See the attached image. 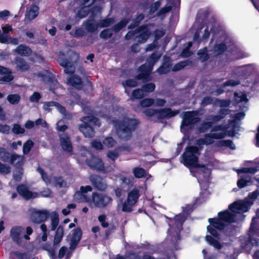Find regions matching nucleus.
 <instances>
[{
    "instance_id": "obj_1",
    "label": "nucleus",
    "mask_w": 259,
    "mask_h": 259,
    "mask_svg": "<svg viewBox=\"0 0 259 259\" xmlns=\"http://www.w3.org/2000/svg\"><path fill=\"white\" fill-rule=\"evenodd\" d=\"M100 115L113 124L118 136L121 139H128L138 124L137 119L128 117L122 108L117 107H105L102 109Z\"/></svg>"
},
{
    "instance_id": "obj_2",
    "label": "nucleus",
    "mask_w": 259,
    "mask_h": 259,
    "mask_svg": "<svg viewBox=\"0 0 259 259\" xmlns=\"http://www.w3.org/2000/svg\"><path fill=\"white\" fill-rule=\"evenodd\" d=\"M200 149L194 146H189L185 149L182 155L183 163L188 167L199 168V176L198 181L200 183L201 176L205 181H207L210 176V170L204 165L198 163V156L200 155Z\"/></svg>"
},
{
    "instance_id": "obj_3",
    "label": "nucleus",
    "mask_w": 259,
    "mask_h": 259,
    "mask_svg": "<svg viewBox=\"0 0 259 259\" xmlns=\"http://www.w3.org/2000/svg\"><path fill=\"white\" fill-rule=\"evenodd\" d=\"M218 219H209L210 226L207 227L208 231L213 236L217 237V231L213 228L219 230L223 229L225 226V223H232L235 221L236 215L230 212L228 210H225L218 213Z\"/></svg>"
},
{
    "instance_id": "obj_4",
    "label": "nucleus",
    "mask_w": 259,
    "mask_h": 259,
    "mask_svg": "<svg viewBox=\"0 0 259 259\" xmlns=\"http://www.w3.org/2000/svg\"><path fill=\"white\" fill-rule=\"evenodd\" d=\"M228 127L222 126L213 127L210 134L205 135L203 138L197 141V145L199 146L202 145H209L214 142V139H223L226 136H234V133L228 131Z\"/></svg>"
},
{
    "instance_id": "obj_5",
    "label": "nucleus",
    "mask_w": 259,
    "mask_h": 259,
    "mask_svg": "<svg viewBox=\"0 0 259 259\" xmlns=\"http://www.w3.org/2000/svg\"><path fill=\"white\" fill-rule=\"evenodd\" d=\"M32 229L30 227L26 229L19 226L13 227L10 231V237L13 241L17 245L24 246L30 240L29 235L32 233Z\"/></svg>"
},
{
    "instance_id": "obj_6",
    "label": "nucleus",
    "mask_w": 259,
    "mask_h": 259,
    "mask_svg": "<svg viewBox=\"0 0 259 259\" xmlns=\"http://www.w3.org/2000/svg\"><path fill=\"white\" fill-rule=\"evenodd\" d=\"M112 198L104 193L93 192L87 200V203L91 208H104L111 204Z\"/></svg>"
},
{
    "instance_id": "obj_7",
    "label": "nucleus",
    "mask_w": 259,
    "mask_h": 259,
    "mask_svg": "<svg viewBox=\"0 0 259 259\" xmlns=\"http://www.w3.org/2000/svg\"><path fill=\"white\" fill-rule=\"evenodd\" d=\"M144 187L141 186L134 187L128 192L126 201L122 203L121 205L118 204V206L121 207L122 211H131L133 206L137 202L140 193L144 191Z\"/></svg>"
},
{
    "instance_id": "obj_8",
    "label": "nucleus",
    "mask_w": 259,
    "mask_h": 259,
    "mask_svg": "<svg viewBox=\"0 0 259 259\" xmlns=\"http://www.w3.org/2000/svg\"><path fill=\"white\" fill-rule=\"evenodd\" d=\"M186 218V215L184 212L183 214H179L176 216L173 219H170L168 222L170 229L168 231V234L174 238V240L179 238V233L182 229V224Z\"/></svg>"
},
{
    "instance_id": "obj_9",
    "label": "nucleus",
    "mask_w": 259,
    "mask_h": 259,
    "mask_svg": "<svg viewBox=\"0 0 259 259\" xmlns=\"http://www.w3.org/2000/svg\"><path fill=\"white\" fill-rule=\"evenodd\" d=\"M160 55L158 53H154L149 59L145 64L141 66L140 70L141 73L138 75V78L143 79L144 81L151 80L150 74L152 70L153 65L158 60Z\"/></svg>"
},
{
    "instance_id": "obj_10",
    "label": "nucleus",
    "mask_w": 259,
    "mask_h": 259,
    "mask_svg": "<svg viewBox=\"0 0 259 259\" xmlns=\"http://www.w3.org/2000/svg\"><path fill=\"white\" fill-rule=\"evenodd\" d=\"M82 122V124L79 126L80 132L85 137H93L95 134L93 126L99 125L98 119L93 116L83 117Z\"/></svg>"
},
{
    "instance_id": "obj_11",
    "label": "nucleus",
    "mask_w": 259,
    "mask_h": 259,
    "mask_svg": "<svg viewBox=\"0 0 259 259\" xmlns=\"http://www.w3.org/2000/svg\"><path fill=\"white\" fill-rule=\"evenodd\" d=\"M151 31L149 26L140 27L136 31H130L125 35L127 39L135 37L136 41L140 43H144L148 38Z\"/></svg>"
},
{
    "instance_id": "obj_12",
    "label": "nucleus",
    "mask_w": 259,
    "mask_h": 259,
    "mask_svg": "<svg viewBox=\"0 0 259 259\" xmlns=\"http://www.w3.org/2000/svg\"><path fill=\"white\" fill-rule=\"evenodd\" d=\"M252 202L248 200L237 201L230 205L229 209L234 213H241L247 211Z\"/></svg>"
},
{
    "instance_id": "obj_13",
    "label": "nucleus",
    "mask_w": 259,
    "mask_h": 259,
    "mask_svg": "<svg viewBox=\"0 0 259 259\" xmlns=\"http://www.w3.org/2000/svg\"><path fill=\"white\" fill-rule=\"evenodd\" d=\"M37 171L41 175L42 180L47 185L50 184L59 187H62L65 186V182L61 178L49 177L39 167L37 168Z\"/></svg>"
},
{
    "instance_id": "obj_14",
    "label": "nucleus",
    "mask_w": 259,
    "mask_h": 259,
    "mask_svg": "<svg viewBox=\"0 0 259 259\" xmlns=\"http://www.w3.org/2000/svg\"><path fill=\"white\" fill-rule=\"evenodd\" d=\"M92 188L90 186H81L80 190L76 192L74 195V200L78 202H86L90 198V195H88L87 193L92 191Z\"/></svg>"
},
{
    "instance_id": "obj_15",
    "label": "nucleus",
    "mask_w": 259,
    "mask_h": 259,
    "mask_svg": "<svg viewBox=\"0 0 259 259\" xmlns=\"http://www.w3.org/2000/svg\"><path fill=\"white\" fill-rule=\"evenodd\" d=\"M198 114V112L196 111L185 112L181 126L189 125L198 122L200 120V118L197 117Z\"/></svg>"
},
{
    "instance_id": "obj_16",
    "label": "nucleus",
    "mask_w": 259,
    "mask_h": 259,
    "mask_svg": "<svg viewBox=\"0 0 259 259\" xmlns=\"http://www.w3.org/2000/svg\"><path fill=\"white\" fill-rule=\"evenodd\" d=\"M82 232L79 228L73 230L72 233L68 236V239L70 241V248L74 249L77 245L81 237Z\"/></svg>"
},
{
    "instance_id": "obj_17",
    "label": "nucleus",
    "mask_w": 259,
    "mask_h": 259,
    "mask_svg": "<svg viewBox=\"0 0 259 259\" xmlns=\"http://www.w3.org/2000/svg\"><path fill=\"white\" fill-rule=\"evenodd\" d=\"M17 191L19 194L26 199L34 198L38 195L36 192L29 191L27 187L23 185L18 187Z\"/></svg>"
},
{
    "instance_id": "obj_18",
    "label": "nucleus",
    "mask_w": 259,
    "mask_h": 259,
    "mask_svg": "<svg viewBox=\"0 0 259 259\" xmlns=\"http://www.w3.org/2000/svg\"><path fill=\"white\" fill-rule=\"evenodd\" d=\"M14 78L12 72L8 68L0 66V82H9Z\"/></svg>"
},
{
    "instance_id": "obj_19",
    "label": "nucleus",
    "mask_w": 259,
    "mask_h": 259,
    "mask_svg": "<svg viewBox=\"0 0 259 259\" xmlns=\"http://www.w3.org/2000/svg\"><path fill=\"white\" fill-rule=\"evenodd\" d=\"M39 8L36 5H32L27 8L25 14V20L30 21L38 15Z\"/></svg>"
},
{
    "instance_id": "obj_20",
    "label": "nucleus",
    "mask_w": 259,
    "mask_h": 259,
    "mask_svg": "<svg viewBox=\"0 0 259 259\" xmlns=\"http://www.w3.org/2000/svg\"><path fill=\"white\" fill-rule=\"evenodd\" d=\"M49 214L47 210L37 211L32 214L31 220L34 223H39L45 221L48 218Z\"/></svg>"
},
{
    "instance_id": "obj_21",
    "label": "nucleus",
    "mask_w": 259,
    "mask_h": 259,
    "mask_svg": "<svg viewBox=\"0 0 259 259\" xmlns=\"http://www.w3.org/2000/svg\"><path fill=\"white\" fill-rule=\"evenodd\" d=\"M54 108L58 110L61 114H65V109L62 106L60 105L58 103L55 102H46L44 105V109L45 111H50Z\"/></svg>"
},
{
    "instance_id": "obj_22",
    "label": "nucleus",
    "mask_w": 259,
    "mask_h": 259,
    "mask_svg": "<svg viewBox=\"0 0 259 259\" xmlns=\"http://www.w3.org/2000/svg\"><path fill=\"white\" fill-rule=\"evenodd\" d=\"M178 110H172L170 108H164L159 110L158 118H170L179 113Z\"/></svg>"
},
{
    "instance_id": "obj_23",
    "label": "nucleus",
    "mask_w": 259,
    "mask_h": 259,
    "mask_svg": "<svg viewBox=\"0 0 259 259\" xmlns=\"http://www.w3.org/2000/svg\"><path fill=\"white\" fill-rule=\"evenodd\" d=\"M60 141L62 148L64 151L70 153L72 150V146L69 138L64 134L60 135Z\"/></svg>"
},
{
    "instance_id": "obj_24",
    "label": "nucleus",
    "mask_w": 259,
    "mask_h": 259,
    "mask_svg": "<svg viewBox=\"0 0 259 259\" xmlns=\"http://www.w3.org/2000/svg\"><path fill=\"white\" fill-rule=\"evenodd\" d=\"M92 183L95 187L99 190L103 191L106 189L107 185L100 177H96L92 179Z\"/></svg>"
},
{
    "instance_id": "obj_25",
    "label": "nucleus",
    "mask_w": 259,
    "mask_h": 259,
    "mask_svg": "<svg viewBox=\"0 0 259 259\" xmlns=\"http://www.w3.org/2000/svg\"><path fill=\"white\" fill-rule=\"evenodd\" d=\"M89 165L94 169L98 170H103L104 168L103 162L99 159L93 158L92 159L88 162Z\"/></svg>"
},
{
    "instance_id": "obj_26",
    "label": "nucleus",
    "mask_w": 259,
    "mask_h": 259,
    "mask_svg": "<svg viewBox=\"0 0 259 259\" xmlns=\"http://www.w3.org/2000/svg\"><path fill=\"white\" fill-rule=\"evenodd\" d=\"M60 65L65 68L64 71L66 73L71 74L74 72L75 68L73 64L67 61L60 59Z\"/></svg>"
},
{
    "instance_id": "obj_27",
    "label": "nucleus",
    "mask_w": 259,
    "mask_h": 259,
    "mask_svg": "<svg viewBox=\"0 0 259 259\" xmlns=\"http://www.w3.org/2000/svg\"><path fill=\"white\" fill-rule=\"evenodd\" d=\"M154 103V100L150 98H146L140 102L138 108L141 111L144 110V108L151 106Z\"/></svg>"
},
{
    "instance_id": "obj_28",
    "label": "nucleus",
    "mask_w": 259,
    "mask_h": 259,
    "mask_svg": "<svg viewBox=\"0 0 259 259\" xmlns=\"http://www.w3.org/2000/svg\"><path fill=\"white\" fill-rule=\"evenodd\" d=\"M68 84L77 88H79L81 86V79L77 76L73 75L67 79Z\"/></svg>"
},
{
    "instance_id": "obj_29",
    "label": "nucleus",
    "mask_w": 259,
    "mask_h": 259,
    "mask_svg": "<svg viewBox=\"0 0 259 259\" xmlns=\"http://www.w3.org/2000/svg\"><path fill=\"white\" fill-rule=\"evenodd\" d=\"M16 52L22 56H29L31 53L30 48L22 45L19 46L15 50Z\"/></svg>"
},
{
    "instance_id": "obj_30",
    "label": "nucleus",
    "mask_w": 259,
    "mask_h": 259,
    "mask_svg": "<svg viewBox=\"0 0 259 259\" xmlns=\"http://www.w3.org/2000/svg\"><path fill=\"white\" fill-rule=\"evenodd\" d=\"M51 230H54L59 224V215L57 212L53 211L51 213Z\"/></svg>"
},
{
    "instance_id": "obj_31",
    "label": "nucleus",
    "mask_w": 259,
    "mask_h": 259,
    "mask_svg": "<svg viewBox=\"0 0 259 259\" xmlns=\"http://www.w3.org/2000/svg\"><path fill=\"white\" fill-rule=\"evenodd\" d=\"M63 235V229L62 227L59 226L57 229L56 233L54 238V243L55 245H57L60 243L62 239Z\"/></svg>"
},
{
    "instance_id": "obj_32",
    "label": "nucleus",
    "mask_w": 259,
    "mask_h": 259,
    "mask_svg": "<svg viewBox=\"0 0 259 259\" xmlns=\"http://www.w3.org/2000/svg\"><path fill=\"white\" fill-rule=\"evenodd\" d=\"M124 149L122 147H118L116 148L113 151H108L107 153V156L112 160H114L116 159L118 156L119 152L123 150Z\"/></svg>"
},
{
    "instance_id": "obj_33",
    "label": "nucleus",
    "mask_w": 259,
    "mask_h": 259,
    "mask_svg": "<svg viewBox=\"0 0 259 259\" xmlns=\"http://www.w3.org/2000/svg\"><path fill=\"white\" fill-rule=\"evenodd\" d=\"M16 67L21 71H26L29 68V65L22 58H19L16 60Z\"/></svg>"
},
{
    "instance_id": "obj_34",
    "label": "nucleus",
    "mask_w": 259,
    "mask_h": 259,
    "mask_svg": "<svg viewBox=\"0 0 259 259\" xmlns=\"http://www.w3.org/2000/svg\"><path fill=\"white\" fill-rule=\"evenodd\" d=\"M206 241L211 245H212L214 248L220 249L222 247V245L219 242V241L213 238H212L211 236H206L205 237Z\"/></svg>"
},
{
    "instance_id": "obj_35",
    "label": "nucleus",
    "mask_w": 259,
    "mask_h": 259,
    "mask_svg": "<svg viewBox=\"0 0 259 259\" xmlns=\"http://www.w3.org/2000/svg\"><path fill=\"white\" fill-rule=\"evenodd\" d=\"M10 161L12 164L21 165L23 162V157L16 154H13L11 156Z\"/></svg>"
},
{
    "instance_id": "obj_36",
    "label": "nucleus",
    "mask_w": 259,
    "mask_h": 259,
    "mask_svg": "<svg viewBox=\"0 0 259 259\" xmlns=\"http://www.w3.org/2000/svg\"><path fill=\"white\" fill-rule=\"evenodd\" d=\"M7 100L12 104H18L20 100V97L18 94H11L7 96Z\"/></svg>"
},
{
    "instance_id": "obj_37",
    "label": "nucleus",
    "mask_w": 259,
    "mask_h": 259,
    "mask_svg": "<svg viewBox=\"0 0 259 259\" xmlns=\"http://www.w3.org/2000/svg\"><path fill=\"white\" fill-rule=\"evenodd\" d=\"M226 49V47L224 44H217L214 47L213 55H218L222 53Z\"/></svg>"
},
{
    "instance_id": "obj_38",
    "label": "nucleus",
    "mask_w": 259,
    "mask_h": 259,
    "mask_svg": "<svg viewBox=\"0 0 259 259\" xmlns=\"http://www.w3.org/2000/svg\"><path fill=\"white\" fill-rule=\"evenodd\" d=\"M235 100L238 103L241 102L246 103L248 101L246 96L245 94L243 93H235Z\"/></svg>"
},
{
    "instance_id": "obj_39",
    "label": "nucleus",
    "mask_w": 259,
    "mask_h": 259,
    "mask_svg": "<svg viewBox=\"0 0 259 259\" xmlns=\"http://www.w3.org/2000/svg\"><path fill=\"white\" fill-rule=\"evenodd\" d=\"M219 147H228L231 149H235V146L231 140H222L218 143Z\"/></svg>"
},
{
    "instance_id": "obj_40",
    "label": "nucleus",
    "mask_w": 259,
    "mask_h": 259,
    "mask_svg": "<svg viewBox=\"0 0 259 259\" xmlns=\"http://www.w3.org/2000/svg\"><path fill=\"white\" fill-rule=\"evenodd\" d=\"M135 176L138 178H141L146 176L145 170L140 167H136L133 169Z\"/></svg>"
},
{
    "instance_id": "obj_41",
    "label": "nucleus",
    "mask_w": 259,
    "mask_h": 259,
    "mask_svg": "<svg viewBox=\"0 0 259 259\" xmlns=\"http://www.w3.org/2000/svg\"><path fill=\"white\" fill-rule=\"evenodd\" d=\"M159 110H156L153 108H149L142 111L146 116H152L155 115L158 118V113Z\"/></svg>"
},
{
    "instance_id": "obj_42",
    "label": "nucleus",
    "mask_w": 259,
    "mask_h": 259,
    "mask_svg": "<svg viewBox=\"0 0 259 259\" xmlns=\"http://www.w3.org/2000/svg\"><path fill=\"white\" fill-rule=\"evenodd\" d=\"M10 157V154L7 152L6 149L0 147V158L4 161H8Z\"/></svg>"
},
{
    "instance_id": "obj_43",
    "label": "nucleus",
    "mask_w": 259,
    "mask_h": 259,
    "mask_svg": "<svg viewBox=\"0 0 259 259\" xmlns=\"http://www.w3.org/2000/svg\"><path fill=\"white\" fill-rule=\"evenodd\" d=\"M167 1H168V2H167V4L166 5V6L160 10V11L159 12L160 15L164 14L169 12L171 10V9L172 8L174 0H167Z\"/></svg>"
},
{
    "instance_id": "obj_44",
    "label": "nucleus",
    "mask_w": 259,
    "mask_h": 259,
    "mask_svg": "<svg viewBox=\"0 0 259 259\" xmlns=\"http://www.w3.org/2000/svg\"><path fill=\"white\" fill-rule=\"evenodd\" d=\"M116 143V142L113 139V138L110 137H106L103 141L104 145L108 148L114 146Z\"/></svg>"
},
{
    "instance_id": "obj_45",
    "label": "nucleus",
    "mask_w": 259,
    "mask_h": 259,
    "mask_svg": "<svg viewBox=\"0 0 259 259\" xmlns=\"http://www.w3.org/2000/svg\"><path fill=\"white\" fill-rule=\"evenodd\" d=\"M155 88V84L153 83H150L144 85L143 87V89L142 90H143L144 93L146 95L147 93L153 92Z\"/></svg>"
},
{
    "instance_id": "obj_46",
    "label": "nucleus",
    "mask_w": 259,
    "mask_h": 259,
    "mask_svg": "<svg viewBox=\"0 0 259 259\" xmlns=\"http://www.w3.org/2000/svg\"><path fill=\"white\" fill-rule=\"evenodd\" d=\"M145 96V94L142 89L134 90L132 94V97L134 99H141Z\"/></svg>"
},
{
    "instance_id": "obj_47",
    "label": "nucleus",
    "mask_w": 259,
    "mask_h": 259,
    "mask_svg": "<svg viewBox=\"0 0 259 259\" xmlns=\"http://www.w3.org/2000/svg\"><path fill=\"white\" fill-rule=\"evenodd\" d=\"M33 145V143L31 140L27 141L23 145V151L24 154H27Z\"/></svg>"
},
{
    "instance_id": "obj_48",
    "label": "nucleus",
    "mask_w": 259,
    "mask_h": 259,
    "mask_svg": "<svg viewBox=\"0 0 259 259\" xmlns=\"http://www.w3.org/2000/svg\"><path fill=\"white\" fill-rule=\"evenodd\" d=\"M12 131L15 134H22L25 133V130L18 124L13 125Z\"/></svg>"
},
{
    "instance_id": "obj_49",
    "label": "nucleus",
    "mask_w": 259,
    "mask_h": 259,
    "mask_svg": "<svg viewBox=\"0 0 259 259\" xmlns=\"http://www.w3.org/2000/svg\"><path fill=\"white\" fill-rule=\"evenodd\" d=\"M138 84L135 79H128L127 80L125 83H123L124 87L125 88V91L127 92L126 87H135Z\"/></svg>"
},
{
    "instance_id": "obj_50",
    "label": "nucleus",
    "mask_w": 259,
    "mask_h": 259,
    "mask_svg": "<svg viewBox=\"0 0 259 259\" xmlns=\"http://www.w3.org/2000/svg\"><path fill=\"white\" fill-rule=\"evenodd\" d=\"M251 183L250 180H247L245 179H241L237 182V185L240 188H242L246 186H248Z\"/></svg>"
},
{
    "instance_id": "obj_51",
    "label": "nucleus",
    "mask_w": 259,
    "mask_h": 259,
    "mask_svg": "<svg viewBox=\"0 0 259 259\" xmlns=\"http://www.w3.org/2000/svg\"><path fill=\"white\" fill-rule=\"evenodd\" d=\"M240 83V81L238 80L231 79L226 81L224 84V88H226L228 87H234Z\"/></svg>"
},
{
    "instance_id": "obj_52",
    "label": "nucleus",
    "mask_w": 259,
    "mask_h": 259,
    "mask_svg": "<svg viewBox=\"0 0 259 259\" xmlns=\"http://www.w3.org/2000/svg\"><path fill=\"white\" fill-rule=\"evenodd\" d=\"M170 67L168 65L166 64H163L161 67L157 69V71L158 73L161 74L166 73L169 72L170 70Z\"/></svg>"
},
{
    "instance_id": "obj_53",
    "label": "nucleus",
    "mask_w": 259,
    "mask_h": 259,
    "mask_svg": "<svg viewBox=\"0 0 259 259\" xmlns=\"http://www.w3.org/2000/svg\"><path fill=\"white\" fill-rule=\"evenodd\" d=\"M22 169L20 167H18L14 172V178L17 181H20L22 175Z\"/></svg>"
},
{
    "instance_id": "obj_54",
    "label": "nucleus",
    "mask_w": 259,
    "mask_h": 259,
    "mask_svg": "<svg viewBox=\"0 0 259 259\" xmlns=\"http://www.w3.org/2000/svg\"><path fill=\"white\" fill-rule=\"evenodd\" d=\"M113 23V20L112 19L108 18L103 20L99 24L100 27H108Z\"/></svg>"
},
{
    "instance_id": "obj_55",
    "label": "nucleus",
    "mask_w": 259,
    "mask_h": 259,
    "mask_svg": "<svg viewBox=\"0 0 259 259\" xmlns=\"http://www.w3.org/2000/svg\"><path fill=\"white\" fill-rule=\"evenodd\" d=\"M257 170V168L255 167H245L238 170V172L254 174Z\"/></svg>"
},
{
    "instance_id": "obj_56",
    "label": "nucleus",
    "mask_w": 259,
    "mask_h": 259,
    "mask_svg": "<svg viewBox=\"0 0 259 259\" xmlns=\"http://www.w3.org/2000/svg\"><path fill=\"white\" fill-rule=\"evenodd\" d=\"M92 146L93 147L98 150H101L103 148L102 143L98 140L93 141L92 142Z\"/></svg>"
},
{
    "instance_id": "obj_57",
    "label": "nucleus",
    "mask_w": 259,
    "mask_h": 259,
    "mask_svg": "<svg viewBox=\"0 0 259 259\" xmlns=\"http://www.w3.org/2000/svg\"><path fill=\"white\" fill-rule=\"evenodd\" d=\"M98 26L99 25L94 22H89L87 24V27L89 31L93 32L98 28Z\"/></svg>"
},
{
    "instance_id": "obj_58",
    "label": "nucleus",
    "mask_w": 259,
    "mask_h": 259,
    "mask_svg": "<svg viewBox=\"0 0 259 259\" xmlns=\"http://www.w3.org/2000/svg\"><path fill=\"white\" fill-rule=\"evenodd\" d=\"M10 36L7 34L0 33V42L2 44H9Z\"/></svg>"
},
{
    "instance_id": "obj_59",
    "label": "nucleus",
    "mask_w": 259,
    "mask_h": 259,
    "mask_svg": "<svg viewBox=\"0 0 259 259\" xmlns=\"http://www.w3.org/2000/svg\"><path fill=\"white\" fill-rule=\"evenodd\" d=\"M144 16L143 14H140L138 15L136 18V19L134 21H133L132 23L131 24L130 27L133 28L135 26H137L139 24V23L144 19Z\"/></svg>"
},
{
    "instance_id": "obj_60",
    "label": "nucleus",
    "mask_w": 259,
    "mask_h": 259,
    "mask_svg": "<svg viewBox=\"0 0 259 259\" xmlns=\"http://www.w3.org/2000/svg\"><path fill=\"white\" fill-rule=\"evenodd\" d=\"M187 65L186 62H181L175 65L172 68V70L174 71H178L183 68L185 66Z\"/></svg>"
},
{
    "instance_id": "obj_61",
    "label": "nucleus",
    "mask_w": 259,
    "mask_h": 259,
    "mask_svg": "<svg viewBox=\"0 0 259 259\" xmlns=\"http://www.w3.org/2000/svg\"><path fill=\"white\" fill-rule=\"evenodd\" d=\"M41 96L38 92H34L32 95L30 97L29 100L31 102H37L40 98Z\"/></svg>"
},
{
    "instance_id": "obj_62",
    "label": "nucleus",
    "mask_w": 259,
    "mask_h": 259,
    "mask_svg": "<svg viewBox=\"0 0 259 259\" xmlns=\"http://www.w3.org/2000/svg\"><path fill=\"white\" fill-rule=\"evenodd\" d=\"M10 131V127L7 124H0V132L5 134H8Z\"/></svg>"
},
{
    "instance_id": "obj_63",
    "label": "nucleus",
    "mask_w": 259,
    "mask_h": 259,
    "mask_svg": "<svg viewBox=\"0 0 259 259\" xmlns=\"http://www.w3.org/2000/svg\"><path fill=\"white\" fill-rule=\"evenodd\" d=\"M67 128V126L64 124V120H61L57 123V129L60 131H64Z\"/></svg>"
},
{
    "instance_id": "obj_64",
    "label": "nucleus",
    "mask_w": 259,
    "mask_h": 259,
    "mask_svg": "<svg viewBox=\"0 0 259 259\" xmlns=\"http://www.w3.org/2000/svg\"><path fill=\"white\" fill-rule=\"evenodd\" d=\"M98 220L101 223V225L104 227H107L108 226V224L106 222V215L104 214H102L99 216Z\"/></svg>"
}]
</instances>
